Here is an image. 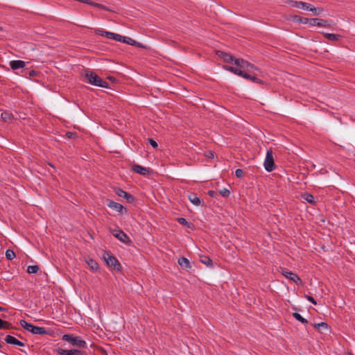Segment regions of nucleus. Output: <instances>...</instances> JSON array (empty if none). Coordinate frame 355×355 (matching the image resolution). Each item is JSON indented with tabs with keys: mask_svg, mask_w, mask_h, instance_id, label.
<instances>
[{
	"mask_svg": "<svg viewBox=\"0 0 355 355\" xmlns=\"http://www.w3.org/2000/svg\"><path fill=\"white\" fill-rule=\"evenodd\" d=\"M1 118L3 121L10 123L14 119V116L11 112L5 111L1 113Z\"/></svg>",
	"mask_w": 355,
	"mask_h": 355,
	"instance_id": "nucleus-22",
	"label": "nucleus"
},
{
	"mask_svg": "<svg viewBox=\"0 0 355 355\" xmlns=\"http://www.w3.org/2000/svg\"><path fill=\"white\" fill-rule=\"evenodd\" d=\"M133 46H137V47H141V48H144V46L141 43H139L138 42H137V44H133Z\"/></svg>",
	"mask_w": 355,
	"mask_h": 355,
	"instance_id": "nucleus-48",
	"label": "nucleus"
},
{
	"mask_svg": "<svg viewBox=\"0 0 355 355\" xmlns=\"http://www.w3.org/2000/svg\"><path fill=\"white\" fill-rule=\"evenodd\" d=\"M76 135V133L71 132H67V136L69 138H72V137H73V136H75Z\"/></svg>",
	"mask_w": 355,
	"mask_h": 355,
	"instance_id": "nucleus-47",
	"label": "nucleus"
},
{
	"mask_svg": "<svg viewBox=\"0 0 355 355\" xmlns=\"http://www.w3.org/2000/svg\"><path fill=\"white\" fill-rule=\"evenodd\" d=\"M113 235L118 239L120 241L130 245L132 243L131 240L128 237V236L122 230H115L113 232Z\"/></svg>",
	"mask_w": 355,
	"mask_h": 355,
	"instance_id": "nucleus-9",
	"label": "nucleus"
},
{
	"mask_svg": "<svg viewBox=\"0 0 355 355\" xmlns=\"http://www.w3.org/2000/svg\"><path fill=\"white\" fill-rule=\"evenodd\" d=\"M15 252L12 250H10V249H8L6 251V258L8 259V260H12L15 257Z\"/></svg>",
	"mask_w": 355,
	"mask_h": 355,
	"instance_id": "nucleus-35",
	"label": "nucleus"
},
{
	"mask_svg": "<svg viewBox=\"0 0 355 355\" xmlns=\"http://www.w3.org/2000/svg\"><path fill=\"white\" fill-rule=\"evenodd\" d=\"M305 297L310 302H311L312 304H316L317 302L315 300V299L312 297V296H310V295H305Z\"/></svg>",
	"mask_w": 355,
	"mask_h": 355,
	"instance_id": "nucleus-42",
	"label": "nucleus"
},
{
	"mask_svg": "<svg viewBox=\"0 0 355 355\" xmlns=\"http://www.w3.org/2000/svg\"><path fill=\"white\" fill-rule=\"evenodd\" d=\"M2 347H3V345L0 343V351L1 350Z\"/></svg>",
	"mask_w": 355,
	"mask_h": 355,
	"instance_id": "nucleus-51",
	"label": "nucleus"
},
{
	"mask_svg": "<svg viewBox=\"0 0 355 355\" xmlns=\"http://www.w3.org/2000/svg\"><path fill=\"white\" fill-rule=\"evenodd\" d=\"M207 194L210 196V197H212V198H214L217 196V193L216 191H212V190H209L207 192Z\"/></svg>",
	"mask_w": 355,
	"mask_h": 355,
	"instance_id": "nucleus-43",
	"label": "nucleus"
},
{
	"mask_svg": "<svg viewBox=\"0 0 355 355\" xmlns=\"http://www.w3.org/2000/svg\"><path fill=\"white\" fill-rule=\"evenodd\" d=\"M293 316L294 318H295L297 321L302 322V324H305L308 323V320L305 318H304L300 313H293Z\"/></svg>",
	"mask_w": 355,
	"mask_h": 355,
	"instance_id": "nucleus-31",
	"label": "nucleus"
},
{
	"mask_svg": "<svg viewBox=\"0 0 355 355\" xmlns=\"http://www.w3.org/2000/svg\"><path fill=\"white\" fill-rule=\"evenodd\" d=\"M178 263L182 269L188 270L191 268L190 261L184 257H180L178 259Z\"/></svg>",
	"mask_w": 355,
	"mask_h": 355,
	"instance_id": "nucleus-20",
	"label": "nucleus"
},
{
	"mask_svg": "<svg viewBox=\"0 0 355 355\" xmlns=\"http://www.w3.org/2000/svg\"><path fill=\"white\" fill-rule=\"evenodd\" d=\"M177 220L180 224L190 227V223L184 218H178Z\"/></svg>",
	"mask_w": 355,
	"mask_h": 355,
	"instance_id": "nucleus-37",
	"label": "nucleus"
},
{
	"mask_svg": "<svg viewBox=\"0 0 355 355\" xmlns=\"http://www.w3.org/2000/svg\"><path fill=\"white\" fill-rule=\"evenodd\" d=\"M349 355H353L352 353H349Z\"/></svg>",
	"mask_w": 355,
	"mask_h": 355,
	"instance_id": "nucleus-52",
	"label": "nucleus"
},
{
	"mask_svg": "<svg viewBox=\"0 0 355 355\" xmlns=\"http://www.w3.org/2000/svg\"><path fill=\"white\" fill-rule=\"evenodd\" d=\"M1 29H2V28H1V27L0 26V31H1Z\"/></svg>",
	"mask_w": 355,
	"mask_h": 355,
	"instance_id": "nucleus-53",
	"label": "nucleus"
},
{
	"mask_svg": "<svg viewBox=\"0 0 355 355\" xmlns=\"http://www.w3.org/2000/svg\"><path fill=\"white\" fill-rule=\"evenodd\" d=\"M223 68L228 71H230L239 76L243 77L245 71L242 70L243 69H238L229 65H224Z\"/></svg>",
	"mask_w": 355,
	"mask_h": 355,
	"instance_id": "nucleus-15",
	"label": "nucleus"
},
{
	"mask_svg": "<svg viewBox=\"0 0 355 355\" xmlns=\"http://www.w3.org/2000/svg\"><path fill=\"white\" fill-rule=\"evenodd\" d=\"M40 268L37 265L28 266L27 268V272L29 274H35L38 272Z\"/></svg>",
	"mask_w": 355,
	"mask_h": 355,
	"instance_id": "nucleus-34",
	"label": "nucleus"
},
{
	"mask_svg": "<svg viewBox=\"0 0 355 355\" xmlns=\"http://www.w3.org/2000/svg\"><path fill=\"white\" fill-rule=\"evenodd\" d=\"M87 263L88 266H89L90 269L92 270L93 271H96L98 270L99 266H98V263L96 261H94L92 259H89L87 261Z\"/></svg>",
	"mask_w": 355,
	"mask_h": 355,
	"instance_id": "nucleus-25",
	"label": "nucleus"
},
{
	"mask_svg": "<svg viewBox=\"0 0 355 355\" xmlns=\"http://www.w3.org/2000/svg\"><path fill=\"white\" fill-rule=\"evenodd\" d=\"M132 169L134 172L143 175H148L150 173L148 168L138 164L132 165Z\"/></svg>",
	"mask_w": 355,
	"mask_h": 355,
	"instance_id": "nucleus-16",
	"label": "nucleus"
},
{
	"mask_svg": "<svg viewBox=\"0 0 355 355\" xmlns=\"http://www.w3.org/2000/svg\"><path fill=\"white\" fill-rule=\"evenodd\" d=\"M31 332L36 335H46L48 334V331L44 327H40L35 325L31 327Z\"/></svg>",
	"mask_w": 355,
	"mask_h": 355,
	"instance_id": "nucleus-19",
	"label": "nucleus"
},
{
	"mask_svg": "<svg viewBox=\"0 0 355 355\" xmlns=\"http://www.w3.org/2000/svg\"><path fill=\"white\" fill-rule=\"evenodd\" d=\"M108 78H109L110 80H112V81L115 80V78H114V77H112V76L108 77Z\"/></svg>",
	"mask_w": 355,
	"mask_h": 355,
	"instance_id": "nucleus-49",
	"label": "nucleus"
},
{
	"mask_svg": "<svg viewBox=\"0 0 355 355\" xmlns=\"http://www.w3.org/2000/svg\"><path fill=\"white\" fill-rule=\"evenodd\" d=\"M264 168L268 172H271L275 170V164L273 159L272 151L271 150H268L266 153V156L265 158V161L263 163Z\"/></svg>",
	"mask_w": 355,
	"mask_h": 355,
	"instance_id": "nucleus-4",
	"label": "nucleus"
},
{
	"mask_svg": "<svg viewBox=\"0 0 355 355\" xmlns=\"http://www.w3.org/2000/svg\"><path fill=\"white\" fill-rule=\"evenodd\" d=\"M308 10L311 11L315 15H320L324 10L322 8H315L310 4Z\"/></svg>",
	"mask_w": 355,
	"mask_h": 355,
	"instance_id": "nucleus-30",
	"label": "nucleus"
},
{
	"mask_svg": "<svg viewBox=\"0 0 355 355\" xmlns=\"http://www.w3.org/2000/svg\"><path fill=\"white\" fill-rule=\"evenodd\" d=\"M85 79L87 82L91 85L98 86L101 87L108 88L109 84L107 81L103 80L96 73L91 71H86Z\"/></svg>",
	"mask_w": 355,
	"mask_h": 355,
	"instance_id": "nucleus-1",
	"label": "nucleus"
},
{
	"mask_svg": "<svg viewBox=\"0 0 355 355\" xmlns=\"http://www.w3.org/2000/svg\"><path fill=\"white\" fill-rule=\"evenodd\" d=\"M245 175V173L243 171V170L241 169V168H237L236 171H235V175L238 178H242Z\"/></svg>",
	"mask_w": 355,
	"mask_h": 355,
	"instance_id": "nucleus-40",
	"label": "nucleus"
},
{
	"mask_svg": "<svg viewBox=\"0 0 355 355\" xmlns=\"http://www.w3.org/2000/svg\"><path fill=\"white\" fill-rule=\"evenodd\" d=\"M282 275L287 279H289L290 280L293 281V282L296 283L298 285L302 284V282L301 279L299 277V276L291 272L288 270L287 269L282 270Z\"/></svg>",
	"mask_w": 355,
	"mask_h": 355,
	"instance_id": "nucleus-10",
	"label": "nucleus"
},
{
	"mask_svg": "<svg viewBox=\"0 0 355 355\" xmlns=\"http://www.w3.org/2000/svg\"><path fill=\"white\" fill-rule=\"evenodd\" d=\"M106 205L108 207L116 211L119 213H123V211H124L125 213L128 212L127 209L124 207L122 205L112 200L107 199Z\"/></svg>",
	"mask_w": 355,
	"mask_h": 355,
	"instance_id": "nucleus-8",
	"label": "nucleus"
},
{
	"mask_svg": "<svg viewBox=\"0 0 355 355\" xmlns=\"http://www.w3.org/2000/svg\"><path fill=\"white\" fill-rule=\"evenodd\" d=\"M289 3L292 7L297 8H302L303 10H308L310 3H308L304 1H292L291 0L289 1Z\"/></svg>",
	"mask_w": 355,
	"mask_h": 355,
	"instance_id": "nucleus-17",
	"label": "nucleus"
},
{
	"mask_svg": "<svg viewBox=\"0 0 355 355\" xmlns=\"http://www.w3.org/2000/svg\"><path fill=\"white\" fill-rule=\"evenodd\" d=\"M103 258L108 266L113 267L114 269H115L118 271H119L121 270V264L116 257L107 253V257L105 255H104Z\"/></svg>",
	"mask_w": 355,
	"mask_h": 355,
	"instance_id": "nucleus-5",
	"label": "nucleus"
},
{
	"mask_svg": "<svg viewBox=\"0 0 355 355\" xmlns=\"http://www.w3.org/2000/svg\"><path fill=\"white\" fill-rule=\"evenodd\" d=\"M55 352L58 355H87L85 352L79 349H64L58 348Z\"/></svg>",
	"mask_w": 355,
	"mask_h": 355,
	"instance_id": "nucleus-6",
	"label": "nucleus"
},
{
	"mask_svg": "<svg viewBox=\"0 0 355 355\" xmlns=\"http://www.w3.org/2000/svg\"><path fill=\"white\" fill-rule=\"evenodd\" d=\"M94 7L96 8H98L99 9H101V10H105V11H109V12H112V10L108 8L107 6H105V5H103V4H101V3H96L94 2Z\"/></svg>",
	"mask_w": 355,
	"mask_h": 355,
	"instance_id": "nucleus-36",
	"label": "nucleus"
},
{
	"mask_svg": "<svg viewBox=\"0 0 355 355\" xmlns=\"http://www.w3.org/2000/svg\"><path fill=\"white\" fill-rule=\"evenodd\" d=\"M302 198L306 202L311 204H315V198L314 196L309 193H304L302 195Z\"/></svg>",
	"mask_w": 355,
	"mask_h": 355,
	"instance_id": "nucleus-26",
	"label": "nucleus"
},
{
	"mask_svg": "<svg viewBox=\"0 0 355 355\" xmlns=\"http://www.w3.org/2000/svg\"><path fill=\"white\" fill-rule=\"evenodd\" d=\"M293 21L306 24L309 23L310 19L295 15L293 17Z\"/></svg>",
	"mask_w": 355,
	"mask_h": 355,
	"instance_id": "nucleus-28",
	"label": "nucleus"
},
{
	"mask_svg": "<svg viewBox=\"0 0 355 355\" xmlns=\"http://www.w3.org/2000/svg\"><path fill=\"white\" fill-rule=\"evenodd\" d=\"M15 345H17V346H20V347H24L25 346V344L24 343H22L21 341L17 340L16 344Z\"/></svg>",
	"mask_w": 355,
	"mask_h": 355,
	"instance_id": "nucleus-46",
	"label": "nucleus"
},
{
	"mask_svg": "<svg viewBox=\"0 0 355 355\" xmlns=\"http://www.w3.org/2000/svg\"><path fill=\"white\" fill-rule=\"evenodd\" d=\"M26 66V62L23 60H12L10 62V67L12 70L22 69Z\"/></svg>",
	"mask_w": 355,
	"mask_h": 355,
	"instance_id": "nucleus-18",
	"label": "nucleus"
},
{
	"mask_svg": "<svg viewBox=\"0 0 355 355\" xmlns=\"http://www.w3.org/2000/svg\"><path fill=\"white\" fill-rule=\"evenodd\" d=\"M205 156L207 157L208 158H213L214 155V152L209 150V151H207L205 153Z\"/></svg>",
	"mask_w": 355,
	"mask_h": 355,
	"instance_id": "nucleus-44",
	"label": "nucleus"
},
{
	"mask_svg": "<svg viewBox=\"0 0 355 355\" xmlns=\"http://www.w3.org/2000/svg\"><path fill=\"white\" fill-rule=\"evenodd\" d=\"M20 324L21 326L26 329V331H28L31 332V327H33V324L26 322V320H20Z\"/></svg>",
	"mask_w": 355,
	"mask_h": 355,
	"instance_id": "nucleus-32",
	"label": "nucleus"
},
{
	"mask_svg": "<svg viewBox=\"0 0 355 355\" xmlns=\"http://www.w3.org/2000/svg\"><path fill=\"white\" fill-rule=\"evenodd\" d=\"M309 24L311 26H317L320 27H327L329 26V23L327 20L317 18L310 19Z\"/></svg>",
	"mask_w": 355,
	"mask_h": 355,
	"instance_id": "nucleus-14",
	"label": "nucleus"
},
{
	"mask_svg": "<svg viewBox=\"0 0 355 355\" xmlns=\"http://www.w3.org/2000/svg\"><path fill=\"white\" fill-rule=\"evenodd\" d=\"M5 341L8 344L14 345H15L16 344L17 341V339L15 337L12 336L8 335L5 338Z\"/></svg>",
	"mask_w": 355,
	"mask_h": 355,
	"instance_id": "nucleus-33",
	"label": "nucleus"
},
{
	"mask_svg": "<svg viewBox=\"0 0 355 355\" xmlns=\"http://www.w3.org/2000/svg\"><path fill=\"white\" fill-rule=\"evenodd\" d=\"M62 339L70 343L73 347L80 349H87V345L86 341L83 340L80 336H75L73 334H64Z\"/></svg>",
	"mask_w": 355,
	"mask_h": 355,
	"instance_id": "nucleus-2",
	"label": "nucleus"
},
{
	"mask_svg": "<svg viewBox=\"0 0 355 355\" xmlns=\"http://www.w3.org/2000/svg\"><path fill=\"white\" fill-rule=\"evenodd\" d=\"M148 141H149V144L154 148H157L158 145H157V143L152 138H148Z\"/></svg>",
	"mask_w": 355,
	"mask_h": 355,
	"instance_id": "nucleus-41",
	"label": "nucleus"
},
{
	"mask_svg": "<svg viewBox=\"0 0 355 355\" xmlns=\"http://www.w3.org/2000/svg\"><path fill=\"white\" fill-rule=\"evenodd\" d=\"M28 73L30 76H35L37 73L35 70H31L29 71Z\"/></svg>",
	"mask_w": 355,
	"mask_h": 355,
	"instance_id": "nucleus-45",
	"label": "nucleus"
},
{
	"mask_svg": "<svg viewBox=\"0 0 355 355\" xmlns=\"http://www.w3.org/2000/svg\"><path fill=\"white\" fill-rule=\"evenodd\" d=\"M94 33L97 35H101L103 37H106L107 38L114 40L119 41V42H120L121 37V35H119L117 33H112V32H109V31H103V30H101V29H96L94 31Z\"/></svg>",
	"mask_w": 355,
	"mask_h": 355,
	"instance_id": "nucleus-7",
	"label": "nucleus"
},
{
	"mask_svg": "<svg viewBox=\"0 0 355 355\" xmlns=\"http://www.w3.org/2000/svg\"><path fill=\"white\" fill-rule=\"evenodd\" d=\"M220 194L223 196V197H225V198H227L229 197L230 194V191L229 189H226V188H224L221 190H220L219 191Z\"/></svg>",
	"mask_w": 355,
	"mask_h": 355,
	"instance_id": "nucleus-38",
	"label": "nucleus"
},
{
	"mask_svg": "<svg viewBox=\"0 0 355 355\" xmlns=\"http://www.w3.org/2000/svg\"><path fill=\"white\" fill-rule=\"evenodd\" d=\"M235 64L249 73H254L255 71L259 70L254 64L242 58L235 60Z\"/></svg>",
	"mask_w": 355,
	"mask_h": 355,
	"instance_id": "nucleus-3",
	"label": "nucleus"
},
{
	"mask_svg": "<svg viewBox=\"0 0 355 355\" xmlns=\"http://www.w3.org/2000/svg\"><path fill=\"white\" fill-rule=\"evenodd\" d=\"M120 42H122L123 43L130 44L132 46H133V44H137V41H135V40H133L130 37H125V36H122V35L121 37Z\"/></svg>",
	"mask_w": 355,
	"mask_h": 355,
	"instance_id": "nucleus-27",
	"label": "nucleus"
},
{
	"mask_svg": "<svg viewBox=\"0 0 355 355\" xmlns=\"http://www.w3.org/2000/svg\"><path fill=\"white\" fill-rule=\"evenodd\" d=\"M200 261L208 267L213 266L212 260L208 256H206V255L200 256Z\"/></svg>",
	"mask_w": 355,
	"mask_h": 355,
	"instance_id": "nucleus-23",
	"label": "nucleus"
},
{
	"mask_svg": "<svg viewBox=\"0 0 355 355\" xmlns=\"http://www.w3.org/2000/svg\"><path fill=\"white\" fill-rule=\"evenodd\" d=\"M12 328V326L10 322L4 321L0 318V329H10Z\"/></svg>",
	"mask_w": 355,
	"mask_h": 355,
	"instance_id": "nucleus-29",
	"label": "nucleus"
},
{
	"mask_svg": "<svg viewBox=\"0 0 355 355\" xmlns=\"http://www.w3.org/2000/svg\"><path fill=\"white\" fill-rule=\"evenodd\" d=\"M216 55L223 59L224 62L227 63H234L235 64V60L237 59L235 58L234 56H233L232 54L221 51H217Z\"/></svg>",
	"mask_w": 355,
	"mask_h": 355,
	"instance_id": "nucleus-12",
	"label": "nucleus"
},
{
	"mask_svg": "<svg viewBox=\"0 0 355 355\" xmlns=\"http://www.w3.org/2000/svg\"><path fill=\"white\" fill-rule=\"evenodd\" d=\"M323 35L328 40L331 41H337L341 38V35L333 34V33H323Z\"/></svg>",
	"mask_w": 355,
	"mask_h": 355,
	"instance_id": "nucleus-24",
	"label": "nucleus"
},
{
	"mask_svg": "<svg viewBox=\"0 0 355 355\" xmlns=\"http://www.w3.org/2000/svg\"><path fill=\"white\" fill-rule=\"evenodd\" d=\"M189 201L196 206H200L202 205V200L195 193H190L188 196Z\"/></svg>",
	"mask_w": 355,
	"mask_h": 355,
	"instance_id": "nucleus-21",
	"label": "nucleus"
},
{
	"mask_svg": "<svg viewBox=\"0 0 355 355\" xmlns=\"http://www.w3.org/2000/svg\"><path fill=\"white\" fill-rule=\"evenodd\" d=\"M114 192L118 196L124 198L129 203H133L135 200V198L132 194L123 191L122 189L115 188Z\"/></svg>",
	"mask_w": 355,
	"mask_h": 355,
	"instance_id": "nucleus-11",
	"label": "nucleus"
},
{
	"mask_svg": "<svg viewBox=\"0 0 355 355\" xmlns=\"http://www.w3.org/2000/svg\"><path fill=\"white\" fill-rule=\"evenodd\" d=\"M6 309L0 306V311H4Z\"/></svg>",
	"mask_w": 355,
	"mask_h": 355,
	"instance_id": "nucleus-50",
	"label": "nucleus"
},
{
	"mask_svg": "<svg viewBox=\"0 0 355 355\" xmlns=\"http://www.w3.org/2000/svg\"><path fill=\"white\" fill-rule=\"evenodd\" d=\"M313 327L315 328V329H319L320 327H323V328H325V329H327L328 328V324L326 323V322H321L320 323H315L313 324Z\"/></svg>",
	"mask_w": 355,
	"mask_h": 355,
	"instance_id": "nucleus-39",
	"label": "nucleus"
},
{
	"mask_svg": "<svg viewBox=\"0 0 355 355\" xmlns=\"http://www.w3.org/2000/svg\"><path fill=\"white\" fill-rule=\"evenodd\" d=\"M243 78L261 85H264L266 84L263 80L258 78L255 73H249L245 71Z\"/></svg>",
	"mask_w": 355,
	"mask_h": 355,
	"instance_id": "nucleus-13",
	"label": "nucleus"
}]
</instances>
